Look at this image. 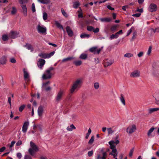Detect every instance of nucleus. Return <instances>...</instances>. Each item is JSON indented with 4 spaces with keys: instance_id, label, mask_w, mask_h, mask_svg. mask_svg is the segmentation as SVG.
Wrapping results in <instances>:
<instances>
[{
    "instance_id": "obj_17",
    "label": "nucleus",
    "mask_w": 159,
    "mask_h": 159,
    "mask_svg": "<svg viewBox=\"0 0 159 159\" xmlns=\"http://www.w3.org/2000/svg\"><path fill=\"white\" fill-rule=\"evenodd\" d=\"M19 36V33L17 32L11 31L9 34V36L11 39H15Z\"/></svg>"
},
{
    "instance_id": "obj_64",
    "label": "nucleus",
    "mask_w": 159,
    "mask_h": 159,
    "mask_svg": "<svg viewBox=\"0 0 159 159\" xmlns=\"http://www.w3.org/2000/svg\"><path fill=\"white\" fill-rule=\"evenodd\" d=\"M22 143L21 140H19L16 143V145L17 146H20L22 144Z\"/></svg>"
},
{
    "instance_id": "obj_32",
    "label": "nucleus",
    "mask_w": 159,
    "mask_h": 159,
    "mask_svg": "<svg viewBox=\"0 0 159 159\" xmlns=\"http://www.w3.org/2000/svg\"><path fill=\"white\" fill-rule=\"evenodd\" d=\"M80 5V3L78 2H75L73 3V7L75 8H77Z\"/></svg>"
},
{
    "instance_id": "obj_27",
    "label": "nucleus",
    "mask_w": 159,
    "mask_h": 159,
    "mask_svg": "<svg viewBox=\"0 0 159 159\" xmlns=\"http://www.w3.org/2000/svg\"><path fill=\"white\" fill-rule=\"evenodd\" d=\"M87 57V55L85 53L81 54L79 57V58L81 59L85 60Z\"/></svg>"
},
{
    "instance_id": "obj_9",
    "label": "nucleus",
    "mask_w": 159,
    "mask_h": 159,
    "mask_svg": "<svg viewBox=\"0 0 159 159\" xmlns=\"http://www.w3.org/2000/svg\"><path fill=\"white\" fill-rule=\"evenodd\" d=\"M37 29L39 33L45 34H46V28L44 26L39 25L38 26Z\"/></svg>"
},
{
    "instance_id": "obj_16",
    "label": "nucleus",
    "mask_w": 159,
    "mask_h": 159,
    "mask_svg": "<svg viewBox=\"0 0 159 159\" xmlns=\"http://www.w3.org/2000/svg\"><path fill=\"white\" fill-rule=\"evenodd\" d=\"M114 62V61L111 59H105L104 61V66L105 67H107L111 65Z\"/></svg>"
},
{
    "instance_id": "obj_30",
    "label": "nucleus",
    "mask_w": 159,
    "mask_h": 159,
    "mask_svg": "<svg viewBox=\"0 0 159 159\" xmlns=\"http://www.w3.org/2000/svg\"><path fill=\"white\" fill-rule=\"evenodd\" d=\"M55 24L56 25V26L60 29H61L62 30H64L63 28L62 25H61L60 23L59 22L57 21H56L55 22Z\"/></svg>"
},
{
    "instance_id": "obj_41",
    "label": "nucleus",
    "mask_w": 159,
    "mask_h": 159,
    "mask_svg": "<svg viewBox=\"0 0 159 159\" xmlns=\"http://www.w3.org/2000/svg\"><path fill=\"white\" fill-rule=\"evenodd\" d=\"M48 15L46 13L44 12L43 13V19L44 20H46L47 19Z\"/></svg>"
},
{
    "instance_id": "obj_25",
    "label": "nucleus",
    "mask_w": 159,
    "mask_h": 159,
    "mask_svg": "<svg viewBox=\"0 0 159 159\" xmlns=\"http://www.w3.org/2000/svg\"><path fill=\"white\" fill-rule=\"evenodd\" d=\"M75 129V127L74 125L73 124H72L71 125L68 126L66 128V129L68 131H71L73 129Z\"/></svg>"
},
{
    "instance_id": "obj_2",
    "label": "nucleus",
    "mask_w": 159,
    "mask_h": 159,
    "mask_svg": "<svg viewBox=\"0 0 159 159\" xmlns=\"http://www.w3.org/2000/svg\"><path fill=\"white\" fill-rule=\"evenodd\" d=\"M83 83V79L82 78H79L77 79L74 82L70 89V93H73L75 90L77 88H80Z\"/></svg>"
},
{
    "instance_id": "obj_11",
    "label": "nucleus",
    "mask_w": 159,
    "mask_h": 159,
    "mask_svg": "<svg viewBox=\"0 0 159 159\" xmlns=\"http://www.w3.org/2000/svg\"><path fill=\"white\" fill-rule=\"evenodd\" d=\"M140 76V71L138 70H135L132 72L130 74V76L132 78H137Z\"/></svg>"
},
{
    "instance_id": "obj_49",
    "label": "nucleus",
    "mask_w": 159,
    "mask_h": 159,
    "mask_svg": "<svg viewBox=\"0 0 159 159\" xmlns=\"http://www.w3.org/2000/svg\"><path fill=\"white\" fill-rule=\"evenodd\" d=\"M94 87L96 89H98L99 86V84L98 83L96 82L94 84Z\"/></svg>"
},
{
    "instance_id": "obj_62",
    "label": "nucleus",
    "mask_w": 159,
    "mask_h": 159,
    "mask_svg": "<svg viewBox=\"0 0 159 159\" xmlns=\"http://www.w3.org/2000/svg\"><path fill=\"white\" fill-rule=\"evenodd\" d=\"M129 8V6L128 5L123 6L122 7V9L125 11L126 10V9L127 8Z\"/></svg>"
},
{
    "instance_id": "obj_54",
    "label": "nucleus",
    "mask_w": 159,
    "mask_h": 159,
    "mask_svg": "<svg viewBox=\"0 0 159 159\" xmlns=\"http://www.w3.org/2000/svg\"><path fill=\"white\" fill-rule=\"evenodd\" d=\"M152 30L154 33H159V27H157L155 29H152Z\"/></svg>"
},
{
    "instance_id": "obj_33",
    "label": "nucleus",
    "mask_w": 159,
    "mask_h": 159,
    "mask_svg": "<svg viewBox=\"0 0 159 159\" xmlns=\"http://www.w3.org/2000/svg\"><path fill=\"white\" fill-rule=\"evenodd\" d=\"M119 37V35H117L116 34V33L115 34H112L111 35L110 37H109V39L111 40H112L114 39H117Z\"/></svg>"
},
{
    "instance_id": "obj_13",
    "label": "nucleus",
    "mask_w": 159,
    "mask_h": 159,
    "mask_svg": "<svg viewBox=\"0 0 159 159\" xmlns=\"http://www.w3.org/2000/svg\"><path fill=\"white\" fill-rule=\"evenodd\" d=\"M102 48V47L101 49H98L97 47H94L90 48L89 49V51L90 52L93 53L94 54H98Z\"/></svg>"
},
{
    "instance_id": "obj_1",
    "label": "nucleus",
    "mask_w": 159,
    "mask_h": 159,
    "mask_svg": "<svg viewBox=\"0 0 159 159\" xmlns=\"http://www.w3.org/2000/svg\"><path fill=\"white\" fill-rule=\"evenodd\" d=\"M119 141L118 140H111L109 142V144L110 145V148L112 150L110 154L113 156L114 158H115L118 155V152L116 149V146L119 143Z\"/></svg>"
},
{
    "instance_id": "obj_40",
    "label": "nucleus",
    "mask_w": 159,
    "mask_h": 159,
    "mask_svg": "<svg viewBox=\"0 0 159 159\" xmlns=\"http://www.w3.org/2000/svg\"><path fill=\"white\" fill-rule=\"evenodd\" d=\"M28 0H19V2L20 4H23L24 3L28 2Z\"/></svg>"
},
{
    "instance_id": "obj_55",
    "label": "nucleus",
    "mask_w": 159,
    "mask_h": 159,
    "mask_svg": "<svg viewBox=\"0 0 159 159\" xmlns=\"http://www.w3.org/2000/svg\"><path fill=\"white\" fill-rule=\"evenodd\" d=\"M10 61L13 63H14L16 62V60L14 58H11L10 59Z\"/></svg>"
},
{
    "instance_id": "obj_47",
    "label": "nucleus",
    "mask_w": 159,
    "mask_h": 159,
    "mask_svg": "<svg viewBox=\"0 0 159 159\" xmlns=\"http://www.w3.org/2000/svg\"><path fill=\"white\" fill-rule=\"evenodd\" d=\"M31 10L33 12H35V4L34 3H33L32 5Z\"/></svg>"
},
{
    "instance_id": "obj_46",
    "label": "nucleus",
    "mask_w": 159,
    "mask_h": 159,
    "mask_svg": "<svg viewBox=\"0 0 159 159\" xmlns=\"http://www.w3.org/2000/svg\"><path fill=\"white\" fill-rule=\"evenodd\" d=\"M16 12V10L15 7H12V10L11 11V14L12 15L15 14Z\"/></svg>"
},
{
    "instance_id": "obj_20",
    "label": "nucleus",
    "mask_w": 159,
    "mask_h": 159,
    "mask_svg": "<svg viewBox=\"0 0 159 159\" xmlns=\"http://www.w3.org/2000/svg\"><path fill=\"white\" fill-rule=\"evenodd\" d=\"M99 19L102 22H110L112 20V19L111 18H100Z\"/></svg>"
},
{
    "instance_id": "obj_53",
    "label": "nucleus",
    "mask_w": 159,
    "mask_h": 159,
    "mask_svg": "<svg viewBox=\"0 0 159 159\" xmlns=\"http://www.w3.org/2000/svg\"><path fill=\"white\" fill-rule=\"evenodd\" d=\"M25 107V105H23L20 106L19 108V111L20 112L22 111L23 109H24Z\"/></svg>"
},
{
    "instance_id": "obj_10",
    "label": "nucleus",
    "mask_w": 159,
    "mask_h": 159,
    "mask_svg": "<svg viewBox=\"0 0 159 159\" xmlns=\"http://www.w3.org/2000/svg\"><path fill=\"white\" fill-rule=\"evenodd\" d=\"M157 9V6L155 4L153 3H151L148 8V10L149 11L152 12L156 11Z\"/></svg>"
},
{
    "instance_id": "obj_52",
    "label": "nucleus",
    "mask_w": 159,
    "mask_h": 159,
    "mask_svg": "<svg viewBox=\"0 0 159 159\" xmlns=\"http://www.w3.org/2000/svg\"><path fill=\"white\" fill-rule=\"evenodd\" d=\"M134 151V148H133L131 149L129 153V157H131L133 155V154Z\"/></svg>"
},
{
    "instance_id": "obj_31",
    "label": "nucleus",
    "mask_w": 159,
    "mask_h": 159,
    "mask_svg": "<svg viewBox=\"0 0 159 159\" xmlns=\"http://www.w3.org/2000/svg\"><path fill=\"white\" fill-rule=\"evenodd\" d=\"M120 99L122 103L124 105H125V99L123 96V95L122 94H121L120 97Z\"/></svg>"
},
{
    "instance_id": "obj_45",
    "label": "nucleus",
    "mask_w": 159,
    "mask_h": 159,
    "mask_svg": "<svg viewBox=\"0 0 159 159\" xmlns=\"http://www.w3.org/2000/svg\"><path fill=\"white\" fill-rule=\"evenodd\" d=\"M152 47L151 46H150L148 48V51L147 52V54L148 55H150L151 52Z\"/></svg>"
},
{
    "instance_id": "obj_4",
    "label": "nucleus",
    "mask_w": 159,
    "mask_h": 159,
    "mask_svg": "<svg viewBox=\"0 0 159 159\" xmlns=\"http://www.w3.org/2000/svg\"><path fill=\"white\" fill-rule=\"evenodd\" d=\"M65 90L61 89L56 93L55 97V100L56 102L58 103L62 99L65 94Z\"/></svg>"
},
{
    "instance_id": "obj_28",
    "label": "nucleus",
    "mask_w": 159,
    "mask_h": 159,
    "mask_svg": "<svg viewBox=\"0 0 159 159\" xmlns=\"http://www.w3.org/2000/svg\"><path fill=\"white\" fill-rule=\"evenodd\" d=\"M118 26L117 25H114L112 26L110 28V30L111 31L114 32L117 30Z\"/></svg>"
},
{
    "instance_id": "obj_26",
    "label": "nucleus",
    "mask_w": 159,
    "mask_h": 159,
    "mask_svg": "<svg viewBox=\"0 0 159 159\" xmlns=\"http://www.w3.org/2000/svg\"><path fill=\"white\" fill-rule=\"evenodd\" d=\"M6 61V57L5 56H3L0 58V63L1 64L5 63Z\"/></svg>"
},
{
    "instance_id": "obj_19",
    "label": "nucleus",
    "mask_w": 159,
    "mask_h": 159,
    "mask_svg": "<svg viewBox=\"0 0 159 159\" xmlns=\"http://www.w3.org/2000/svg\"><path fill=\"white\" fill-rule=\"evenodd\" d=\"M21 7L23 10V13L25 16H27V7L25 5L21 4Z\"/></svg>"
},
{
    "instance_id": "obj_6",
    "label": "nucleus",
    "mask_w": 159,
    "mask_h": 159,
    "mask_svg": "<svg viewBox=\"0 0 159 159\" xmlns=\"http://www.w3.org/2000/svg\"><path fill=\"white\" fill-rule=\"evenodd\" d=\"M136 129V126L135 125L132 124L129 125L126 129V132L129 134H131L134 132Z\"/></svg>"
},
{
    "instance_id": "obj_15",
    "label": "nucleus",
    "mask_w": 159,
    "mask_h": 159,
    "mask_svg": "<svg viewBox=\"0 0 159 159\" xmlns=\"http://www.w3.org/2000/svg\"><path fill=\"white\" fill-rule=\"evenodd\" d=\"M102 153V157H101V155L98 154L97 155V159H106V158L107 155V153L106 152H104L103 149H102L101 150Z\"/></svg>"
},
{
    "instance_id": "obj_37",
    "label": "nucleus",
    "mask_w": 159,
    "mask_h": 159,
    "mask_svg": "<svg viewBox=\"0 0 159 159\" xmlns=\"http://www.w3.org/2000/svg\"><path fill=\"white\" fill-rule=\"evenodd\" d=\"M90 37V35L85 33H83L80 35V37L82 38H89Z\"/></svg>"
},
{
    "instance_id": "obj_36",
    "label": "nucleus",
    "mask_w": 159,
    "mask_h": 159,
    "mask_svg": "<svg viewBox=\"0 0 159 159\" xmlns=\"http://www.w3.org/2000/svg\"><path fill=\"white\" fill-rule=\"evenodd\" d=\"M133 56V54L130 53H127L124 54V56L125 57L127 58H130L132 57Z\"/></svg>"
},
{
    "instance_id": "obj_18",
    "label": "nucleus",
    "mask_w": 159,
    "mask_h": 159,
    "mask_svg": "<svg viewBox=\"0 0 159 159\" xmlns=\"http://www.w3.org/2000/svg\"><path fill=\"white\" fill-rule=\"evenodd\" d=\"M45 63V61L44 60L42 59H39L37 63L38 66L39 68L42 69Z\"/></svg>"
},
{
    "instance_id": "obj_21",
    "label": "nucleus",
    "mask_w": 159,
    "mask_h": 159,
    "mask_svg": "<svg viewBox=\"0 0 159 159\" xmlns=\"http://www.w3.org/2000/svg\"><path fill=\"white\" fill-rule=\"evenodd\" d=\"M66 30L69 36L71 37L73 36V31L69 26H67L66 27Z\"/></svg>"
},
{
    "instance_id": "obj_63",
    "label": "nucleus",
    "mask_w": 159,
    "mask_h": 159,
    "mask_svg": "<svg viewBox=\"0 0 159 159\" xmlns=\"http://www.w3.org/2000/svg\"><path fill=\"white\" fill-rule=\"evenodd\" d=\"M116 34L117 35H119V34H123V31L122 30H120L119 31L116 32Z\"/></svg>"
},
{
    "instance_id": "obj_48",
    "label": "nucleus",
    "mask_w": 159,
    "mask_h": 159,
    "mask_svg": "<svg viewBox=\"0 0 159 159\" xmlns=\"http://www.w3.org/2000/svg\"><path fill=\"white\" fill-rule=\"evenodd\" d=\"M50 82L49 81H48L47 82L45 83H43L42 87V89L43 90L44 88H45L46 85L48 84Z\"/></svg>"
},
{
    "instance_id": "obj_5",
    "label": "nucleus",
    "mask_w": 159,
    "mask_h": 159,
    "mask_svg": "<svg viewBox=\"0 0 159 159\" xmlns=\"http://www.w3.org/2000/svg\"><path fill=\"white\" fill-rule=\"evenodd\" d=\"M54 69L53 67H50L47 69L45 73L43 74L42 76V79L44 80L49 79L51 78V71Z\"/></svg>"
},
{
    "instance_id": "obj_58",
    "label": "nucleus",
    "mask_w": 159,
    "mask_h": 159,
    "mask_svg": "<svg viewBox=\"0 0 159 159\" xmlns=\"http://www.w3.org/2000/svg\"><path fill=\"white\" fill-rule=\"evenodd\" d=\"M37 127L39 129V130L40 131H42V126L41 125H37Z\"/></svg>"
},
{
    "instance_id": "obj_23",
    "label": "nucleus",
    "mask_w": 159,
    "mask_h": 159,
    "mask_svg": "<svg viewBox=\"0 0 159 159\" xmlns=\"http://www.w3.org/2000/svg\"><path fill=\"white\" fill-rule=\"evenodd\" d=\"M158 110H159L158 107L151 108L148 110V112L149 114H151Z\"/></svg>"
},
{
    "instance_id": "obj_59",
    "label": "nucleus",
    "mask_w": 159,
    "mask_h": 159,
    "mask_svg": "<svg viewBox=\"0 0 159 159\" xmlns=\"http://www.w3.org/2000/svg\"><path fill=\"white\" fill-rule=\"evenodd\" d=\"M99 31V30L98 28H96L95 29L94 28L93 31L95 33L98 32Z\"/></svg>"
},
{
    "instance_id": "obj_56",
    "label": "nucleus",
    "mask_w": 159,
    "mask_h": 159,
    "mask_svg": "<svg viewBox=\"0 0 159 159\" xmlns=\"http://www.w3.org/2000/svg\"><path fill=\"white\" fill-rule=\"evenodd\" d=\"M141 15V14L140 13H138L133 14L132 16L134 17H138L140 16Z\"/></svg>"
},
{
    "instance_id": "obj_50",
    "label": "nucleus",
    "mask_w": 159,
    "mask_h": 159,
    "mask_svg": "<svg viewBox=\"0 0 159 159\" xmlns=\"http://www.w3.org/2000/svg\"><path fill=\"white\" fill-rule=\"evenodd\" d=\"M134 29V27H132L128 31L126 36H128L131 33L132 31V30Z\"/></svg>"
},
{
    "instance_id": "obj_44",
    "label": "nucleus",
    "mask_w": 159,
    "mask_h": 159,
    "mask_svg": "<svg viewBox=\"0 0 159 159\" xmlns=\"http://www.w3.org/2000/svg\"><path fill=\"white\" fill-rule=\"evenodd\" d=\"M2 39L4 41H7L8 39V37L6 35H3L2 36Z\"/></svg>"
},
{
    "instance_id": "obj_39",
    "label": "nucleus",
    "mask_w": 159,
    "mask_h": 159,
    "mask_svg": "<svg viewBox=\"0 0 159 159\" xmlns=\"http://www.w3.org/2000/svg\"><path fill=\"white\" fill-rule=\"evenodd\" d=\"M91 129L89 128V129L87 133L86 134V136H85V138L86 139H88L89 138V137L90 134L91 133Z\"/></svg>"
},
{
    "instance_id": "obj_51",
    "label": "nucleus",
    "mask_w": 159,
    "mask_h": 159,
    "mask_svg": "<svg viewBox=\"0 0 159 159\" xmlns=\"http://www.w3.org/2000/svg\"><path fill=\"white\" fill-rule=\"evenodd\" d=\"M94 27L92 26H88L87 27V30L89 31H93Z\"/></svg>"
},
{
    "instance_id": "obj_38",
    "label": "nucleus",
    "mask_w": 159,
    "mask_h": 159,
    "mask_svg": "<svg viewBox=\"0 0 159 159\" xmlns=\"http://www.w3.org/2000/svg\"><path fill=\"white\" fill-rule=\"evenodd\" d=\"M94 136H93L91 137V138L89 140V141L88 142V143L89 144H92L93 143V141H94Z\"/></svg>"
},
{
    "instance_id": "obj_61",
    "label": "nucleus",
    "mask_w": 159,
    "mask_h": 159,
    "mask_svg": "<svg viewBox=\"0 0 159 159\" xmlns=\"http://www.w3.org/2000/svg\"><path fill=\"white\" fill-rule=\"evenodd\" d=\"M88 156L89 157L91 156L93 154V151H90L88 152Z\"/></svg>"
},
{
    "instance_id": "obj_22",
    "label": "nucleus",
    "mask_w": 159,
    "mask_h": 159,
    "mask_svg": "<svg viewBox=\"0 0 159 159\" xmlns=\"http://www.w3.org/2000/svg\"><path fill=\"white\" fill-rule=\"evenodd\" d=\"M24 47H25L28 50H30V51L32 52L34 51L33 48L30 44L26 43L24 46Z\"/></svg>"
},
{
    "instance_id": "obj_43",
    "label": "nucleus",
    "mask_w": 159,
    "mask_h": 159,
    "mask_svg": "<svg viewBox=\"0 0 159 159\" xmlns=\"http://www.w3.org/2000/svg\"><path fill=\"white\" fill-rule=\"evenodd\" d=\"M154 129L155 128L153 127H152L149 130L148 133V136H149L151 134L153 131Z\"/></svg>"
},
{
    "instance_id": "obj_14",
    "label": "nucleus",
    "mask_w": 159,
    "mask_h": 159,
    "mask_svg": "<svg viewBox=\"0 0 159 159\" xmlns=\"http://www.w3.org/2000/svg\"><path fill=\"white\" fill-rule=\"evenodd\" d=\"M29 125V122L28 120L25 121L24 122L22 129V130L23 133L26 132Z\"/></svg>"
},
{
    "instance_id": "obj_8",
    "label": "nucleus",
    "mask_w": 159,
    "mask_h": 159,
    "mask_svg": "<svg viewBox=\"0 0 159 159\" xmlns=\"http://www.w3.org/2000/svg\"><path fill=\"white\" fill-rule=\"evenodd\" d=\"M23 73L24 79L27 83L30 80V76L28 71L25 69H23Z\"/></svg>"
},
{
    "instance_id": "obj_7",
    "label": "nucleus",
    "mask_w": 159,
    "mask_h": 159,
    "mask_svg": "<svg viewBox=\"0 0 159 159\" xmlns=\"http://www.w3.org/2000/svg\"><path fill=\"white\" fill-rule=\"evenodd\" d=\"M55 53V51L51 52L47 54L43 52L40 53L39 54V56L42 58L44 59L49 58L51 57Z\"/></svg>"
},
{
    "instance_id": "obj_29",
    "label": "nucleus",
    "mask_w": 159,
    "mask_h": 159,
    "mask_svg": "<svg viewBox=\"0 0 159 159\" xmlns=\"http://www.w3.org/2000/svg\"><path fill=\"white\" fill-rule=\"evenodd\" d=\"M38 1L40 2L41 3L44 4H48L50 2V0H37Z\"/></svg>"
},
{
    "instance_id": "obj_24",
    "label": "nucleus",
    "mask_w": 159,
    "mask_h": 159,
    "mask_svg": "<svg viewBox=\"0 0 159 159\" xmlns=\"http://www.w3.org/2000/svg\"><path fill=\"white\" fill-rule=\"evenodd\" d=\"M73 63L75 66H79L82 64V61L80 60H77L74 61Z\"/></svg>"
},
{
    "instance_id": "obj_12",
    "label": "nucleus",
    "mask_w": 159,
    "mask_h": 159,
    "mask_svg": "<svg viewBox=\"0 0 159 159\" xmlns=\"http://www.w3.org/2000/svg\"><path fill=\"white\" fill-rule=\"evenodd\" d=\"M44 110V107L42 105L39 106L38 109V114L39 117H42Z\"/></svg>"
},
{
    "instance_id": "obj_34",
    "label": "nucleus",
    "mask_w": 159,
    "mask_h": 159,
    "mask_svg": "<svg viewBox=\"0 0 159 159\" xmlns=\"http://www.w3.org/2000/svg\"><path fill=\"white\" fill-rule=\"evenodd\" d=\"M74 58H75L72 57H69L66 58H65L63 59L62 60V62H64L65 61H67L71 60L74 59Z\"/></svg>"
},
{
    "instance_id": "obj_60",
    "label": "nucleus",
    "mask_w": 159,
    "mask_h": 159,
    "mask_svg": "<svg viewBox=\"0 0 159 159\" xmlns=\"http://www.w3.org/2000/svg\"><path fill=\"white\" fill-rule=\"evenodd\" d=\"M143 54V52H141L138 54V56L139 57H142Z\"/></svg>"
},
{
    "instance_id": "obj_57",
    "label": "nucleus",
    "mask_w": 159,
    "mask_h": 159,
    "mask_svg": "<svg viewBox=\"0 0 159 159\" xmlns=\"http://www.w3.org/2000/svg\"><path fill=\"white\" fill-rule=\"evenodd\" d=\"M24 159H32L30 156L28 155H26L25 156Z\"/></svg>"
},
{
    "instance_id": "obj_3",
    "label": "nucleus",
    "mask_w": 159,
    "mask_h": 159,
    "mask_svg": "<svg viewBox=\"0 0 159 159\" xmlns=\"http://www.w3.org/2000/svg\"><path fill=\"white\" fill-rule=\"evenodd\" d=\"M30 148L28 149V152L30 154L33 156L35 152H37L39 150L38 146L32 141L30 142Z\"/></svg>"
},
{
    "instance_id": "obj_35",
    "label": "nucleus",
    "mask_w": 159,
    "mask_h": 159,
    "mask_svg": "<svg viewBox=\"0 0 159 159\" xmlns=\"http://www.w3.org/2000/svg\"><path fill=\"white\" fill-rule=\"evenodd\" d=\"M107 129L109 134H112L115 131L111 128H108Z\"/></svg>"
},
{
    "instance_id": "obj_42",
    "label": "nucleus",
    "mask_w": 159,
    "mask_h": 159,
    "mask_svg": "<svg viewBox=\"0 0 159 159\" xmlns=\"http://www.w3.org/2000/svg\"><path fill=\"white\" fill-rule=\"evenodd\" d=\"M61 13L62 15L65 17H67L68 16V14L65 11L63 8L61 9Z\"/></svg>"
}]
</instances>
